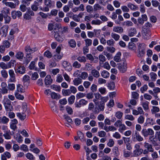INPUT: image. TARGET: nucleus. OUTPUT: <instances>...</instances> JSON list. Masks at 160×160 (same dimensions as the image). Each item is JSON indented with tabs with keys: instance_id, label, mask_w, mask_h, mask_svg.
I'll use <instances>...</instances> for the list:
<instances>
[{
	"instance_id": "4d7b16f0",
	"label": "nucleus",
	"mask_w": 160,
	"mask_h": 160,
	"mask_svg": "<svg viewBox=\"0 0 160 160\" xmlns=\"http://www.w3.org/2000/svg\"><path fill=\"white\" fill-rule=\"evenodd\" d=\"M106 42L108 46H113L115 43V42L113 39H111L108 40Z\"/></svg>"
},
{
	"instance_id": "4c0bfd02",
	"label": "nucleus",
	"mask_w": 160,
	"mask_h": 160,
	"mask_svg": "<svg viewBox=\"0 0 160 160\" xmlns=\"http://www.w3.org/2000/svg\"><path fill=\"white\" fill-rule=\"evenodd\" d=\"M102 76L105 78H107L109 77L110 76L109 73L107 71H103L101 73Z\"/></svg>"
},
{
	"instance_id": "412c9836",
	"label": "nucleus",
	"mask_w": 160,
	"mask_h": 160,
	"mask_svg": "<svg viewBox=\"0 0 160 160\" xmlns=\"http://www.w3.org/2000/svg\"><path fill=\"white\" fill-rule=\"evenodd\" d=\"M8 28V26L7 25L4 26L1 28V32L3 33L2 37H6V36Z\"/></svg>"
},
{
	"instance_id": "864d4df0",
	"label": "nucleus",
	"mask_w": 160,
	"mask_h": 160,
	"mask_svg": "<svg viewBox=\"0 0 160 160\" xmlns=\"http://www.w3.org/2000/svg\"><path fill=\"white\" fill-rule=\"evenodd\" d=\"M107 87L110 90H113L115 88V83L113 82H111L107 85Z\"/></svg>"
},
{
	"instance_id": "13d9d810",
	"label": "nucleus",
	"mask_w": 160,
	"mask_h": 160,
	"mask_svg": "<svg viewBox=\"0 0 160 160\" xmlns=\"http://www.w3.org/2000/svg\"><path fill=\"white\" fill-rule=\"evenodd\" d=\"M63 80V78L61 74H58L57 77L56 81L58 83L62 82Z\"/></svg>"
},
{
	"instance_id": "6e6d98bb",
	"label": "nucleus",
	"mask_w": 160,
	"mask_h": 160,
	"mask_svg": "<svg viewBox=\"0 0 160 160\" xmlns=\"http://www.w3.org/2000/svg\"><path fill=\"white\" fill-rule=\"evenodd\" d=\"M3 136L7 139H10L11 138V135L8 131L5 132V133L3 134Z\"/></svg>"
},
{
	"instance_id": "a18cd8bd",
	"label": "nucleus",
	"mask_w": 160,
	"mask_h": 160,
	"mask_svg": "<svg viewBox=\"0 0 160 160\" xmlns=\"http://www.w3.org/2000/svg\"><path fill=\"white\" fill-rule=\"evenodd\" d=\"M62 92L63 95L65 96H69L72 93L69 89H63Z\"/></svg>"
},
{
	"instance_id": "ea45409f",
	"label": "nucleus",
	"mask_w": 160,
	"mask_h": 160,
	"mask_svg": "<svg viewBox=\"0 0 160 160\" xmlns=\"http://www.w3.org/2000/svg\"><path fill=\"white\" fill-rule=\"evenodd\" d=\"M146 45L144 43H139L138 46V50L145 51Z\"/></svg>"
},
{
	"instance_id": "680f3d73",
	"label": "nucleus",
	"mask_w": 160,
	"mask_h": 160,
	"mask_svg": "<svg viewBox=\"0 0 160 160\" xmlns=\"http://www.w3.org/2000/svg\"><path fill=\"white\" fill-rule=\"evenodd\" d=\"M123 113L120 111H118L116 112L115 116L118 119H121L122 117Z\"/></svg>"
},
{
	"instance_id": "2eb2a0df",
	"label": "nucleus",
	"mask_w": 160,
	"mask_h": 160,
	"mask_svg": "<svg viewBox=\"0 0 160 160\" xmlns=\"http://www.w3.org/2000/svg\"><path fill=\"white\" fill-rule=\"evenodd\" d=\"M44 3L45 6H48L50 8H52L54 6V2L52 0H44Z\"/></svg>"
},
{
	"instance_id": "bb28decb",
	"label": "nucleus",
	"mask_w": 160,
	"mask_h": 160,
	"mask_svg": "<svg viewBox=\"0 0 160 160\" xmlns=\"http://www.w3.org/2000/svg\"><path fill=\"white\" fill-rule=\"evenodd\" d=\"M11 65H10V63L9 62L8 65L4 62H1L0 63V67L3 70L11 68Z\"/></svg>"
},
{
	"instance_id": "39448f33",
	"label": "nucleus",
	"mask_w": 160,
	"mask_h": 160,
	"mask_svg": "<svg viewBox=\"0 0 160 160\" xmlns=\"http://www.w3.org/2000/svg\"><path fill=\"white\" fill-rule=\"evenodd\" d=\"M24 49L26 54H31L38 50L37 47L31 48L29 45H27L25 47Z\"/></svg>"
},
{
	"instance_id": "cd10ccee",
	"label": "nucleus",
	"mask_w": 160,
	"mask_h": 160,
	"mask_svg": "<svg viewBox=\"0 0 160 160\" xmlns=\"http://www.w3.org/2000/svg\"><path fill=\"white\" fill-rule=\"evenodd\" d=\"M144 146L145 148L147 149L148 151L151 152H153L154 151V149L152 148V146L151 144L145 142L144 143Z\"/></svg>"
},
{
	"instance_id": "393cba45",
	"label": "nucleus",
	"mask_w": 160,
	"mask_h": 160,
	"mask_svg": "<svg viewBox=\"0 0 160 160\" xmlns=\"http://www.w3.org/2000/svg\"><path fill=\"white\" fill-rule=\"evenodd\" d=\"M63 57V54L60 53H56L53 56L54 60L55 61L58 62Z\"/></svg>"
},
{
	"instance_id": "2f4dec72",
	"label": "nucleus",
	"mask_w": 160,
	"mask_h": 160,
	"mask_svg": "<svg viewBox=\"0 0 160 160\" xmlns=\"http://www.w3.org/2000/svg\"><path fill=\"white\" fill-rule=\"evenodd\" d=\"M104 10V8L98 3L96 4L93 6V10L95 11L100 10Z\"/></svg>"
},
{
	"instance_id": "f8f14e48",
	"label": "nucleus",
	"mask_w": 160,
	"mask_h": 160,
	"mask_svg": "<svg viewBox=\"0 0 160 160\" xmlns=\"http://www.w3.org/2000/svg\"><path fill=\"white\" fill-rule=\"evenodd\" d=\"M152 24L149 22H148L145 23L144 25L142 27V31H151L150 28L152 27Z\"/></svg>"
},
{
	"instance_id": "58836bf2",
	"label": "nucleus",
	"mask_w": 160,
	"mask_h": 160,
	"mask_svg": "<svg viewBox=\"0 0 160 160\" xmlns=\"http://www.w3.org/2000/svg\"><path fill=\"white\" fill-rule=\"evenodd\" d=\"M111 37L113 39L116 41H118L120 38V36L119 35L113 32L111 33Z\"/></svg>"
},
{
	"instance_id": "c85d7f7f",
	"label": "nucleus",
	"mask_w": 160,
	"mask_h": 160,
	"mask_svg": "<svg viewBox=\"0 0 160 160\" xmlns=\"http://www.w3.org/2000/svg\"><path fill=\"white\" fill-rule=\"evenodd\" d=\"M153 136H150L149 138V140L150 142L154 146H157L158 145V140L155 138H153Z\"/></svg>"
},
{
	"instance_id": "a878e982",
	"label": "nucleus",
	"mask_w": 160,
	"mask_h": 160,
	"mask_svg": "<svg viewBox=\"0 0 160 160\" xmlns=\"http://www.w3.org/2000/svg\"><path fill=\"white\" fill-rule=\"evenodd\" d=\"M73 84L75 86H78L82 82V79L80 78L77 77L74 79L73 81Z\"/></svg>"
},
{
	"instance_id": "69168bd1",
	"label": "nucleus",
	"mask_w": 160,
	"mask_h": 160,
	"mask_svg": "<svg viewBox=\"0 0 160 160\" xmlns=\"http://www.w3.org/2000/svg\"><path fill=\"white\" fill-rule=\"evenodd\" d=\"M69 44L70 46L72 48H74L76 46V43L75 41L73 39H71L69 41Z\"/></svg>"
},
{
	"instance_id": "aec40b11",
	"label": "nucleus",
	"mask_w": 160,
	"mask_h": 160,
	"mask_svg": "<svg viewBox=\"0 0 160 160\" xmlns=\"http://www.w3.org/2000/svg\"><path fill=\"white\" fill-rule=\"evenodd\" d=\"M45 84L46 85L51 84L52 81V80L51 78V76L50 75H47L45 78Z\"/></svg>"
},
{
	"instance_id": "6ab92c4d",
	"label": "nucleus",
	"mask_w": 160,
	"mask_h": 160,
	"mask_svg": "<svg viewBox=\"0 0 160 160\" xmlns=\"http://www.w3.org/2000/svg\"><path fill=\"white\" fill-rule=\"evenodd\" d=\"M112 30L113 32L119 33H122L123 32V28L120 26L114 27Z\"/></svg>"
},
{
	"instance_id": "9d476101",
	"label": "nucleus",
	"mask_w": 160,
	"mask_h": 160,
	"mask_svg": "<svg viewBox=\"0 0 160 160\" xmlns=\"http://www.w3.org/2000/svg\"><path fill=\"white\" fill-rule=\"evenodd\" d=\"M18 123V121L16 119H13L11 120L10 123V128L13 131H15L17 128V124Z\"/></svg>"
},
{
	"instance_id": "7c9ffc66",
	"label": "nucleus",
	"mask_w": 160,
	"mask_h": 160,
	"mask_svg": "<svg viewBox=\"0 0 160 160\" xmlns=\"http://www.w3.org/2000/svg\"><path fill=\"white\" fill-rule=\"evenodd\" d=\"M14 138L18 143H21L23 141V137L19 133H17L15 134Z\"/></svg>"
},
{
	"instance_id": "f257e3e1",
	"label": "nucleus",
	"mask_w": 160,
	"mask_h": 160,
	"mask_svg": "<svg viewBox=\"0 0 160 160\" xmlns=\"http://www.w3.org/2000/svg\"><path fill=\"white\" fill-rule=\"evenodd\" d=\"M10 9L8 8H4L0 13V21H2L4 18L5 23H9L11 21V18L9 16Z\"/></svg>"
},
{
	"instance_id": "e2e57ef3",
	"label": "nucleus",
	"mask_w": 160,
	"mask_h": 160,
	"mask_svg": "<svg viewBox=\"0 0 160 160\" xmlns=\"http://www.w3.org/2000/svg\"><path fill=\"white\" fill-rule=\"evenodd\" d=\"M68 27H63L61 28V32L62 34H64L68 32Z\"/></svg>"
},
{
	"instance_id": "f704fd0d",
	"label": "nucleus",
	"mask_w": 160,
	"mask_h": 160,
	"mask_svg": "<svg viewBox=\"0 0 160 160\" xmlns=\"http://www.w3.org/2000/svg\"><path fill=\"white\" fill-rule=\"evenodd\" d=\"M51 88L56 91L60 92L61 91V88L59 85L53 84L51 86Z\"/></svg>"
},
{
	"instance_id": "423d86ee",
	"label": "nucleus",
	"mask_w": 160,
	"mask_h": 160,
	"mask_svg": "<svg viewBox=\"0 0 160 160\" xmlns=\"http://www.w3.org/2000/svg\"><path fill=\"white\" fill-rule=\"evenodd\" d=\"M88 101L84 99L80 100L78 102H76L74 103L75 107L77 108H79L82 106L87 105Z\"/></svg>"
},
{
	"instance_id": "473e14b6",
	"label": "nucleus",
	"mask_w": 160,
	"mask_h": 160,
	"mask_svg": "<svg viewBox=\"0 0 160 160\" xmlns=\"http://www.w3.org/2000/svg\"><path fill=\"white\" fill-rule=\"evenodd\" d=\"M30 79V77L28 75H26L24 76L22 78L23 82L24 84L28 83V84Z\"/></svg>"
},
{
	"instance_id": "09e8293b",
	"label": "nucleus",
	"mask_w": 160,
	"mask_h": 160,
	"mask_svg": "<svg viewBox=\"0 0 160 160\" xmlns=\"http://www.w3.org/2000/svg\"><path fill=\"white\" fill-rule=\"evenodd\" d=\"M5 4L6 6L9 7L11 8H15L16 6L15 4L12 2H5Z\"/></svg>"
},
{
	"instance_id": "0e129e2a",
	"label": "nucleus",
	"mask_w": 160,
	"mask_h": 160,
	"mask_svg": "<svg viewBox=\"0 0 160 160\" xmlns=\"http://www.w3.org/2000/svg\"><path fill=\"white\" fill-rule=\"evenodd\" d=\"M102 23V22L99 20H93L91 22L92 24L100 25Z\"/></svg>"
},
{
	"instance_id": "a19ab883",
	"label": "nucleus",
	"mask_w": 160,
	"mask_h": 160,
	"mask_svg": "<svg viewBox=\"0 0 160 160\" xmlns=\"http://www.w3.org/2000/svg\"><path fill=\"white\" fill-rule=\"evenodd\" d=\"M91 73L92 76L96 78L99 77L100 76L99 72L95 69L92 70Z\"/></svg>"
},
{
	"instance_id": "49530a36",
	"label": "nucleus",
	"mask_w": 160,
	"mask_h": 160,
	"mask_svg": "<svg viewBox=\"0 0 160 160\" xmlns=\"http://www.w3.org/2000/svg\"><path fill=\"white\" fill-rule=\"evenodd\" d=\"M119 127L118 131L121 133L123 132V131L126 129V126L124 124H122V123Z\"/></svg>"
},
{
	"instance_id": "4be33fe9",
	"label": "nucleus",
	"mask_w": 160,
	"mask_h": 160,
	"mask_svg": "<svg viewBox=\"0 0 160 160\" xmlns=\"http://www.w3.org/2000/svg\"><path fill=\"white\" fill-rule=\"evenodd\" d=\"M25 60L23 62V63L26 65H27L29 62L31 61L32 56L31 54H27L26 57L24 58Z\"/></svg>"
},
{
	"instance_id": "72a5a7b5",
	"label": "nucleus",
	"mask_w": 160,
	"mask_h": 160,
	"mask_svg": "<svg viewBox=\"0 0 160 160\" xmlns=\"http://www.w3.org/2000/svg\"><path fill=\"white\" fill-rule=\"evenodd\" d=\"M121 53L120 52H118L114 58V60L117 62H118L121 61Z\"/></svg>"
},
{
	"instance_id": "4468645a",
	"label": "nucleus",
	"mask_w": 160,
	"mask_h": 160,
	"mask_svg": "<svg viewBox=\"0 0 160 160\" xmlns=\"http://www.w3.org/2000/svg\"><path fill=\"white\" fill-rule=\"evenodd\" d=\"M137 33V30L135 28H131L129 29L128 31V36L130 37H133Z\"/></svg>"
},
{
	"instance_id": "8fccbe9b",
	"label": "nucleus",
	"mask_w": 160,
	"mask_h": 160,
	"mask_svg": "<svg viewBox=\"0 0 160 160\" xmlns=\"http://www.w3.org/2000/svg\"><path fill=\"white\" fill-rule=\"evenodd\" d=\"M75 97L74 95H72L68 99V103L70 104H73L75 99Z\"/></svg>"
},
{
	"instance_id": "774afa93",
	"label": "nucleus",
	"mask_w": 160,
	"mask_h": 160,
	"mask_svg": "<svg viewBox=\"0 0 160 160\" xmlns=\"http://www.w3.org/2000/svg\"><path fill=\"white\" fill-rule=\"evenodd\" d=\"M107 50L111 53H114L116 50L115 48L113 47H106Z\"/></svg>"
},
{
	"instance_id": "6e6552de",
	"label": "nucleus",
	"mask_w": 160,
	"mask_h": 160,
	"mask_svg": "<svg viewBox=\"0 0 160 160\" xmlns=\"http://www.w3.org/2000/svg\"><path fill=\"white\" fill-rule=\"evenodd\" d=\"M148 19V17L146 14L142 15L141 17H139L138 19V24L142 25L145 22L147 21Z\"/></svg>"
},
{
	"instance_id": "de8ad7c7",
	"label": "nucleus",
	"mask_w": 160,
	"mask_h": 160,
	"mask_svg": "<svg viewBox=\"0 0 160 160\" xmlns=\"http://www.w3.org/2000/svg\"><path fill=\"white\" fill-rule=\"evenodd\" d=\"M128 47L129 49L131 50H136V48L135 44L132 42L129 43Z\"/></svg>"
},
{
	"instance_id": "e433bc0d",
	"label": "nucleus",
	"mask_w": 160,
	"mask_h": 160,
	"mask_svg": "<svg viewBox=\"0 0 160 160\" xmlns=\"http://www.w3.org/2000/svg\"><path fill=\"white\" fill-rule=\"evenodd\" d=\"M149 102L148 101L142 102L141 103V105L142 106L144 110L145 111L149 109Z\"/></svg>"
},
{
	"instance_id": "dca6fc26",
	"label": "nucleus",
	"mask_w": 160,
	"mask_h": 160,
	"mask_svg": "<svg viewBox=\"0 0 160 160\" xmlns=\"http://www.w3.org/2000/svg\"><path fill=\"white\" fill-rule=\"evenodd\" d=\"M127 64L125 62H123L122 63L120 64L119 66V69L120 71L124 73L127 70Z\"/></svg>"
},
{
	"instance_id": "20e7f679",
	"label": "nucleus",
	"mask_w": 160,
	"mask_h": 160,
	"mask_svg": "<svg viewBox=\"0 0 160 160\" xmlns=\"http://www.w3.org/2000/svg\"><path fill=\"white\" fill-rule=\"evenodd\" d=\"M132 140L134 142H141L143 140V138L139 134V132L135 131L132 135Z\"/></svg>"
},
{
	"instance_id": "a211bd4d",
	"label": "nucleus",
	"mask_w": 160,
	"mask_h": 160,
	"mask_svg": "<svg viewBox=\"0 0 160 160\" xmlns=\"http://www.w3.org/2000/svg\"><path fill=\"white\" fill-rule=\"evenodd\" d=\"M142 35L144 39H148L151 35V31H142Z\"/></svg>"
},
{
	"instance_id": "7ed1b4c3",
	"label": "nucleus",
	"mask_w": 160,
	"mask_h": 160,
	"mask_svg": "<svg viewBox=\"0 0 160 160\" xmlns=\"http://www.w3.org/2000/svg\"><path fill=\"white\" fill-rule=\"evenodd\" d=\"M135 150L133 151V154L135 156L140 155L143 152V149L140 148V143L136 144L134 146Z\"/></svg>"
},
{
	"instance_id": "1a4fd4ad",
	"label": "nucleus",
	"mask_w": 160,
	"mask_h": 160,
	"mask_svg": "<svg viewBox=\"0 0 160 160\" xmlns=\"http://www.w3.org/2000/svg\"><path fill=\"white\" fill-rule=\"evenodd\" d=\"M26 71L25 67L23 66L20 65L17 66V68L15 69V72L16 73H19L21 74H24Z\"/></svg>"
},
{
	"instance_id": "b1692460",
	"label": "nucleus",
	"mask_w": 160,
	"mask_h": 160,
	"mask_svg": "<svg viewBox=\"0 0 160 160\" xmlns=\"http://www.w3.org/2000/svg\"><path fill=\"white\" fill-rule=\"evenodd\" d=\"M50 105L52 110L57 113H58V108L54 102H51L50 103Z\"/></svg>"
},
{
	"instance_id": "3c124183",
	"label": "nucleus",
	"mask_w": 160,
	"mask_h": 160,
	"mask_svg": "<svg viewBox=\"0 0 160 160\" xmlns=\"http://www.w3.org/2000/svg\"><path fill=\"white\" fill-rule=\"evenodd\" d=\"M2 76L4 78H6L8 77V72L5 70H3L1 71Z\"/></svg>"
},
{
	"instance_id": "9b49d317",
	"label": "nucleus",
	"mask_w": 160,
	"mask_h": 160,
	"mask_svg": "<svg viewBox=\"0 0 160 160\" xmlns=\"http://www.w3.org/2000/svg\"><path fill=\"white\" fill-rule=\"evenodd\" d=\"M62 65L66 70L70 71L72 69L71 65L67 61H63L62 63Z\"/></svg>"
},
{
	"instance_id": "f3484780",
	"label": "nucleus",
	"mask_w": 160,
	"mask_h": 160,
	"mask_svg": "<svg viewBox=\"0 0 160 160\" xmlns=\"http://www.w3.org/2000/svg\"><path fill=\"white\" fill-rule=\"evenodd\" d=\"M54 32L55 33L54 35V37L56 40L59 42H62L64 40L63 38L58 34L57 31L55 32L56 29L55 28L54 29Z\"/></svg>"
},
{
	"instance_id": "0eeeda50",
	"label": "nucleus",
	"mask_w": 160,
	"mask_h": 160,
	"mask_svg": "<svg viewBox=\"0 0 160 160\" xmlns=\"http://www.w3.org/2000/svg\"><path fill=\"white\" fill-rule=\"evenodd\" d=\"M8 73L10 78L9 81L10 82H15L16 81L15 74L14 71L12 69H10L8 71Z\"/></svg>"
},
{
	"instance_id": "79ce46f5",
	"label": "nucleus",
	"mask_w": 160,
	"mask_h": 160,
	"mask_svg": "<svg viewBox=\"0 0 160 160\" xmlns=\"http://www.w3.org/2000/svg\"><path fill=\"white\" fill-rule=\"evenodd\" d=\"M15 56L18 59H22L24 56V54L22 52H19L16 53Z\"/></svg>"
},
{
	"instance_id": "ddd939ff",
	"label": "nucleus",
	"mask_w": 160,
	"mask_h": 160,
	"mask_svg": "<svg viewBox=\"0 0 160 160\" xmlns=\"http://www.w3.org/2000/svg\"><path fill=\"white\" fill-rule=\"evenodd\" d=\"M12 17L13 19H15L17 17H20L22 15V13L19 11H13L12 12Z\"/></svg>"
},
{
	"instance_id": "c03bdc74",
	"label": "nucleus",
	"mask_w": 160,
	"mask_h": 160,
	"mask_svg": "<svg viewBox=\"0 0 160 160\" xmlns=\"http://www.w3.org/2000/svg\"><path fill=\"white\" fill-rule=\"evenodd\" d=\"M34 3L35 4H33L31 6V8L32 10L34 11H36L38 9V3L36 1H35L34 2Z\"/></svg>"
},
{
	"instance_id": "f03ea898",
	"label": "nucleus",
	"mask_w": 160,
	"mask_h": 160,
	"mask_svg": "<svg viewBox=\"0 0 160 160\" xmlns=\"http://www.w3.org/2000/svg\"><path fill=\"white\" fill-rule=\"evenodd\" d=\"M142 135L144 137H148V136H153L154 134V132L151 128L146 129L143 128L141 131Z\"/></svg>"
},
{
	"instance_id": "5701e85b",
	"label": "nucleus",
	"mask_w": 160,
	"mask_h": 160,
	"mask_svg": "<svg viewBox=\"0 0 160 160\" xmlns=\"http://www.w3.org/2000/svg\"><path fill=\"white\" fill-rule=\"evenodd\" d=\"M128 7L132 11H135L138 9V7L133 4L129 2L127 4Z\"/></svg>"
},
{
	"instance_id": "37998d69",
	"label": "nucleus",
	"mask_w": 160,
	"mask_h": 160,
	"mask_svg": "<svg viewBox=\"0 0 160 160\" xmlns=\"http://www.w3.org/2000/svg\"><path fill=\"white\" fill-rule=\"evenodd\" d=\"M99 59L100 60L99 63L100 64L105 62L106 60L105 57L102 54H100L99 56Z\"/></svg>"
},
{
	"instance_id": "bf43d9fd",
	"label": "nucleus",
	"mask_w": 160,
	"mask_h": 160,
	"mask_svg": "<svg viewBox=\"0 0 160 160\" xmlns=\"http://www.w3.org/2000/svg\"><path fill=\"white\" fill-rule=\"evenodd\" d=\"M72 66L76 68H79L81 66V65L78 61H75L72 63Z\"/></svg>"
},
{
	"instance_id": "5fc2aeb1",
	"label": "nucleus",
	"mask_w": 160,
	"mask_h": 160,
	"mask_svg": "<svg viewBox=\"0 0 160 160\" xmlns=\"http://www.w3.org/2000/svg\"><path fill=\"white\" fill-rule=\"evenodd\" d=\"M150 78L152 80L155 81L156 79L157 75L156 73L153 72H152L150 73Z\"/></svg>"
},
{
	"instance_id": "c756f323",
	"label": "nucleus",
	"mask_w": 160,
	"mask_h": 160,
	"mask_svg": "<svg viewBox=\"0 0 160 160\" xmlns=\"http://www.w3.org/2000/svg\"><path fill=\"white\" fill-rule=\"evenodd\" d=\"M9 119L5 116L0 117V123L7 124L9 121Z\"/></svg>"
},
{
	"instance_id": "052dcab7",
	"label": "nucleus",
	"mask_w": 160,
	"mask_h": 160,
	"mask_svg": "<svg viewBox=\"0 0 160 160\" xmlns=\"http://www.w3.org/2000/svg\"><path fill=\"white\" fill-rule=\"evenodd\" d=\"M86 11L88 13H91L93 11V8L92 6L90 5H88L86 7Z\"/></svg>"
},
{
	"instance_id": "338daca9",
	"label": "nucleus",
	"mask_w": 160,
	"mask_h": 160,
	"mask_svg": "<svg viewBox=\"0 0 160 160\" xmlns=\"http://www.w3.org/2000/svg\"><path fill=\"white\" fill-rule=\"evenodd\" d=\"M66 110L68 114L72 115L73 113V110L72 108L68 106H67L66 108Z\"/></svg>"
},
{
	"instance_id": "c9c22d12",
	"label": "nucleus",
	"mask_w": 160,
	"mask_h": 160,
	"mask_svg": "<svg viewBox=\"0 0 160 160\" xmlns=\"http://www.w3.org/2000/svg\"><path fill=\"white\" fill-rule=\"evenodd\" d=\"M16 114L17 116L21 120H23L26 118V115L24 112H18Z\"/></svg>"
},
{
	"instance_id": "603ef678",
	"label": "nucleus",
	"mask_w": 160,
	"mask_h": 160,
	"mask_svg": "<svg viewBox=\"0 0 160 160\" xmlns=\"http://www.w3.org/2000/svg\"><path fill=\"white\" fill-rule=\"evenodd\" d=\"M151 112L152 114H154L155 113L158 112L160 111L159 108L156 106H153L152 107V109H151Z\"/></svg>"
}]
</instances>
